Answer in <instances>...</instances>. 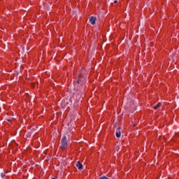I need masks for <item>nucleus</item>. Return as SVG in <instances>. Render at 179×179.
I'll use <instances>...</instances> for the list:
<instances>
[{"mask_svg":"<svg viewBox=\"0 0 179 179\" xmlns=\"http://www.w3.org/2000/svg\"><path fill=\"white\" fill-rule=\"evenodd\" d=\"M99 179H108V178H107L106 176H102Z\"/></svg>","mask_w":179,"mask_h":179,"instance_id":"423d86ee","label":"nucleus"},{"mask_svg":"<svg viewBox=\"0 0 179 179\" xmlns=\"http://www.w3.org/2000/svg\"><path fill=\"white\" fill-rule=\"evenodd\" d=\"M76 167L78 168V170H82L83 165L80 163V162H77L76 164Z\"/></svg>","mask_w":179,"mask_h":179,"instance_id":"f03ea898","label":"nucleus"},{"mask_svg":"<svg viewBox=\"0 0 179 179\" xmlns=\"http://www.w3.org/2000/svg\"><path fill=\"white\" fill-rule=\"evenodd\" d=\"M1 177L3 178L5 177V173H1Z\"/></svg>","mask_w":179,"mask_h":179,"instance_id":"0eeeda50","label":"nucleus"},{"mask_svg":"<svg viewBox=\"0 0 179 179\" xmlns=\"http://www.w3.org/2000/svg\"><path fill=\"white\" fill-rule=\"evenodd\" d=\"M114 3H117V0L114 1Z\"/></svg>","mask_w":179,"mask_h":179,"instance_id":"6e6552de","label":"nucleus"},{"mask_svg":"<svg viewBox=\"0 0 179 179\" xmlns=\"http://www.w3.org/2000/svg\"><path fill=\"white\" fill-rule=\"evenodd\" d=\"M90 22L91 24H95V23H96V17H90Z\"/></svg>","mask_w":179,"mask_h":179,"instance_id":"7ed1b4c3","label":"nucleus"},{"mask_svg":"<svg viewBox=\"0 0 179 179\" xmlns=\"http://www.w3.org/2000/svg\"><path fill=\"white\" fill-rule=\"evenodd\" d=\"M161 106H162V103H159L157 105L153 107V108H154L155 110H157V108H159Z\"/></svg>","mask_w":179,"mask_h":179,"instance_id":"39448f33","label":"nucleus"},{"mask_svg":"<svg viewBox=\"0 0 179 179\" xmlns=\"http://www.w3.org/2000/svg\"><path fill=\"white\" fill-rule=\"evenodd\" d=\"M68 145V142L66 141V137L64 136L62 139V145L61 148L64 150L66 148V146Z\"/></svg>","mask_w":179,"mask_h":179,"instance_id":"f257e3e1","label":"nucleus"},{"mask_svg":"<svg viewBox=\"0 0 179 179\" xmlns=\"http://www.w3.org/2000/svg\"><path fill=\"white\" fill-rule=\"evenodd\" d=\"M120 128L118 127L117 130L116 131V137L117 138H120L121 137V131H120Z\"/></svg>","mask_w":179,"mask_h":179,"instance_id":"20e7f679","label":"nucleus"},{"mask_svg":"<svg viewBox=\"0 0 179 179\" xmlns=\"http://www.w3.org/2000/svg\"><path fill=\"white\" fill-rule=\"evenodd\" d=\"M52 179H55V178H52Z\"/></svg>","mask_w":179,"mask_h":179,"instance_id":"1a4fd4ad","label":"nucleus"}]
</instances>
